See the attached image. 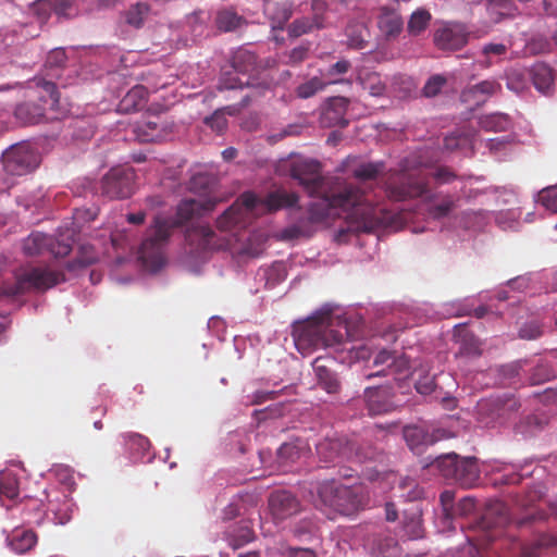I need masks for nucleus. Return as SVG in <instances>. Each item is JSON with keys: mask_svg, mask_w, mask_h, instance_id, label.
<instances>
[{"mask_svg": "<svg viewBox=\"0 0 557 557\" xmlns=\"http://www.w3.org/2000/svg\"><path fill=\"white\" fill-rule=\"evenodd\" d=\"M404 530L409 539H419L422 536V524L418 513H413L404 522Z\"/></svg>", "mask_w": 557, "mask_h": 557, "instance_id": "53", "label": "nucleus"}, {"mask_svg": "<svg viewBox=\"0 0 557 557\" xmlns=\"http://www.w3.org/2000/svg\"><path fill=\"white\" fill-rule=\"evenodd\" d=\"M433 466L445 479L462 487H472L480 479L481 470L475 457L460 458L457 454L450 453L437 457Z\"/></svg>", "mask_w": 557, "mask_h": 557, "instance_id": "7", "label": "nucleus"}, {"mask_svg": "<svg viewBox=\"0 0 557 557\" xmlns=\"http://www.w3.org/2000/svg\"><path fill=\"white\" fill-rule=\"evenodd\" d=\"M317 454L321 461L334 465H339L345 460L362 462L372 458L356 449L355 444L344 436L325 437L317 444Z\"/></svg>", "mask_w": 557, "mask_h": 557, "instance_id": "13", "label": "nucleus"}, {"mask_svg": "<svg viewBox=\"0 0 557 557\" xmlns=\"http://www.w3.org/2000/svg\"><path fill=\"white\" fill-rule=\"evenodd\" d=\"M37 543V535L30 530H16L9 540L11 548L18 554L30 550Z\"/></svg>", "mask_w": 557, "mask_h": 557, "instance_id": "32", "label": "nucleus"}, {"mask_svg": "<svg viewBox=\"0 0 557 557\" xmlns=\"http://www.w3.org/2000/svg\"><path fill=\"white\" fill-rule=\"evenodd\" d=\"M244 21V17L232 9L220 10L215 16V25L221 32L235 30Z\"/></svg>", "mask_w": 557, "mask_h": 557, "instance_id": "37", "label": "nucleus"}, {"mask_svg": "<svg viewBox=\"0 0 557 557\" xmlns=\"http://www.w3.org/2000/svg\"><path fill=\"white\" fill-rule=\"evenodd\" d=\"M446 84V78L443 75H433L428 79L423 87V95L425 97H435Z\"/></svg>", "mask_w": 557, "mask_h": 557, "instance_id": "51", "label": "nucleus"}, {"mask_svg": "<svg viewBox=\"0 0 557 557\" xmlns=\"http://www.w3.org/2000/svg\"><path fill=\"white\" fill-rule=\"evenodd\" d=\"M431 20L429 11L420 9L414 11L408 22V32L410 35L418 36L428 27Z\"/></svg>", "mask_w": 557, "mask_h": 557, "instance_id": "45", "label": "nucleus"}, {"mask_svg": "<svg viewBox=\"0 0 557 557\" xmlns=\"http://www.w3.org/2000/svg\"><path fill=\"white\" fill-rule=\"evenodd\" d=\"M256 55L245 49L237 50L228 66L224 67L220 79L219 90H235L246 88L242 97V107H248L267 92L272 90V82L265 77H256L251 73L256 69Z\"/></svg>", "mask_w": 557, "mask_h": 557, "instance_id": "2", "label": "nucleus"}, {"mask_svg": "<svg viewBox=\"0 0 557 557\" xmlns=\"http://www.w3.org/2000/svg\"><path fill=\"white\" fill-rule=\"evenodd\" d=\"M269 509L274 520H286L300 511L298 498L288 491H274L269 496Z\"/></svg>", "mask_w": 557, "mask_h": 557, "instance_id": "17", "label": "nucleus"}, {"mask_svg": "<svg viewBox=\"0 0 557 557\" xmlns=\"http://www.w3.org/2000/svg\"><path fill=\"white\" fill-rule=\"evenodd\" d=\"M135 134L141 143H154L164 138L163 127L157 121H145L135 127Z\"/></svg>", "mask_w": 557, "mask_h": 557, "instance_id": "30", "label": "nucleus"}, {"mask_svg": "<svg viewBox=\"0 0 557 557\" xmlns=\"http://www.w3.org/2000/svg\"><path fill=\"white\" fill-rule=\"evenodd\" d=\"M334 319L331 309L317 312L294 327L293 336L298 351L306 356L320 348H329L344 342L347 333L333 330Z\"/></svg>", "mask_w": 557, "mask_h": 557, "instance_id": "4", "label": "nucleus"}, {"mask_svg": "<svg viewBox=\"0 0 557 557\" xmlns=\"http://www.w3.org/2000/svg\"><path fill=\"white\" fill-rule=\"evenodd\" d=\"M40 161L38 150L26 141L12 145L2 153L3 170L11 176H23L34 172Z\"/></svg>", "mask_w": 557, "mask_h": 557, "instance_id": "12", "label": "nucleus"}, {"mask_svg": "<svg viewBox=\"0 0 557 557\" xmlns=\"http://www.w3.org/2000/svg\"><path fill=\"white\" fill-rule=\"evenodd\" d=\"M135 171L129 166L112 168L101 181L102 195L110 199H125L135 189Z\"/></svg>", "mask_w": 557, "mask_h": 557, "instance_id": "15", "label": "nucleus"}, {"mask_svg": "<svg viewBox=\"0 0 557 557\" xmlns=\"http://www.w3.org/2000/svg\"><path fill=\"white\" fill-rule=\"evenodd\" d=\"M342 83H349V81L331 79V81L325 82L322 78L314 76V77H311L310 79L306 81L305 83L300 84L296 88V95L298 98L308 99V98L314 96L318 91L323 90L327 85L342 84Z\"/></svg>", "mask_w": 557, "mask_h": 557, "instance_id": "29", "label": "nucleus"}, {"mask_svg": "<svg viewBox=\"0 0 557 557\" xmlns=\"http://www.w3.org/2000/svg\"><path fill=\"white\" fill-rule=\"evenodd\" d=\"M317 200L311 202L308 209L306 222L317 224L324 222L334 215V210L355 209L363 220V230L371 232L379 227H392L396 225L399 215L382 206L364 205V195L352 184L336 180V185L327 189L324 195H310Z\"/></svg>", "mask_w": 557, "mask_h": 557, "instance_id": "1", "label": "nucleus"}, {"mask_svg": "<svg viewBox=\"0 0 557 557\" xmlns=\"http://www.w3.org/2000/svg\"><path fill=\"white\" fill-rule=\"evenodd\" d=\"M502 89L500 84L495 79L482 81L462 92V98L468 101L476 98V102L485 101V98L495 95Z\"/></svg>", "mask_w": 557, "mask_h": 557, "instance_id": "27", "label": "nucleus"}, {"mask_svg": "<svg viewBox=\"0 0 557 557\" xmlns=\"http://www.w3.org/2000/svg\"><path fill=\"white\" fill-rule=\"evenodd\" d=\"M299 196L296 193H288L284 189H276L259 199L253 193H244L230 208H227L216 220V226L221 231H230L251 213L259 205L265 207L268 212L281 209L297 208Z\"/></svg>", "mask_w": 557, "mask_h": 557, "instance_id": "5", "label": "nucleus"}, {"mask_svg": "<svg viewBox=\"0 0 557 557\" xmlns=\"http://www.w3.org/2000/svg\"><path fill=\"white\" fill-rule=\"evenodd\" d=\"M289 175L309 195H324L327 189L336 185L337 178H327L322 175L321 163L313 159L298 158L289 164Z\"/></svg>", "mask_w": 557, "mask_h": 557, "instance_id": "8", "label": "nucleus"}, {"mask_svg": "<svg viewBox=\"0 0 557 557\" xmlns=\"http://www.w3.org/2000/svg\"><path fill=\"white\" fill-rule=\"evenodd\" d=\"M245 107H242V100L238 103L230 104L218 109L214 113L206 119V124H208L212 129L218 133H222L227 126V120L225 119V114L236 115L238 114Z\"/></svg>", "mask_w": 557, "mask_h": 557, "instance_id": "28", "label": "nucleus"}, {"mask_svg": "<svg viewBox=\"0 0 557 557\" xmlns=\"http://www.w3.org/2000/svg\"><path fill=\"white\" fill-rule=\"evenodd\" d=\"M454 499L455 493L451 491H444L440 496L443 509V517L446 520V522H449L450 520L454 519V511L456 507V505H454Z\"/></svg>", "mask_w": 557, "mask_h": 557, "instance_id": "50", "label": "nucleus"}, {"mask_svg": "<svg viewBox=\"0 0 557 557\" xmlns=\"http://www.w3.org/2000/svg\"><path fill=\"white\" fill-rule=\"evenodd\" d=\"M96 261H97V257L94 252H91L90 255L86 253V255L78 257L74 262H70L67 264V269L73 270L76 268V265L79 268H85V267H88V265L95 263Z\"/></svg>", "mask_w": 557, "mask_h": 557, "instance_id": "64", "label": "nucleus"}, {"mask_svg": "<svg viewBox=\"0 0 557 557\" xmlns=\"http://www.w3.org/2000/svg\"><path fill=\"white\" fill-rule=\"evenodd\" d=\"M394 394L389 386L367 387L364 399L369 413L372 416L391 412L396 405L393 401Z\"/></svg>", "mask_w": 557, "mask_h": 557, "instance_id": "20", "label": "nucleus"}, {"mask_svg": "<svg viewBox=\"0 0 557 557\" xmlns=\"http://www.w3.org/2000/svg\"><path fill=\"white\" fill-rule=\"evenodd\" d=\"M314 27H322L319 17H315L313 21L309 17L297 18L288 26V34L290 37H299L311 32Z\"/></svg>", "mask_w": 557, "mask_h": 557, "instance_id": "46", "label": "nucleus"}, {"mask_svg": "<svg viewBox=\"0 0 557 557\" xmlns=\"http://www.w3.org/2000/svg\"><path fill=\"white\" fill-rule=\"evenodd\" d=\"M346 35L348 37L349 47L355 49H362L366 47L368 30L363 24H349L346 28Z\"/></svg>", "mask_w": 557, "mask_h": 557, "instance_id": "44", "label": "nucleus"}, {"mask_svg": "<svg viewBox=\"0 0 557 557\" xmlns=\"http://www.w3.org/2000/svg\"><path fill=\"white\" fill-rule=\"evenodd\" d=\"M534 87L542 94H548L554 81L553 70L546 64H537L532 70Z\"/></svg>", "mask_w": 557, "mask_h": 557, "instance_id": "35", "label": "nucleus"}, {"mask_svg": "<svg viewBox=\"0 0 557 557\" xmlns=\"http://www.w3.org/2000/svg\"><path fill=\"white\" fill-rule=\"evenodd\" d=\"M216 202L215 199L211 198L206 200L184 199L177 207L176 220L157 215L149 228L148 236L141 243L140 258L147 261L150 257L158 255L176 226L211 212Z\"/></svg>", "mask_w": 557, "mask_h": 557, "instance_id": "3", "label": "nucleus"}, {"mask_svg": "<svg viewBox=\"0 0 557 557\" xmlns=\"http://www.w3.org/2000/svg\"><path fill=\"white\" fill-rule=\"evenodd\" d=\"M331 359L325 357H317L312 362L319 385L329 394H335L341 388V383L336 374L330 369Z\"/></svg>", "mask_w": 557, "mask_h": 557, "instance_id": "23", "label": "nucleus"}, {"mask_svg": "<svg viewBox=\"0 0 557 557\" xmlns=\"http://www.w3.org/2000/svg\"><path fill=\"white\" fill-rule=\"evenodd\" d=\"M543 334L542 326L537 321H530L523 324L519 330V337L522 339H536Z\"/></svg>", "mask_w": 557, "mask_h": 557, "instance_id": "52", "label": "nucleus"}, {"mask_svg": "<svg viewBox=\"0 0 557 557\" xmlns=\"http://www.w3.org/2000/svg\"><path fill=\"white\" fill-rule=\"evenodd\" d=\"M385 165L383 162L361 163L356 169H354L352 175L359 181H371L383 173Z\"/></svg>", "mask_w": 557, "mask_h": 557, "instance_id": "43", "label": "nucleus"}, {"mask_svg": "<svg viewBox=\"0 0 557 557\" xmlns=\"http://www.w3.org/2000/svg\"><path fill=\"white\" fill-rule=\"evenodd\" d=\"M37 85L41 87L48 97L40 96L44 104L28 101L15 108V117L24 125H34L42 122L46 119L47 106L51 111H57L59 107L60 94L55 84L50 81L40 79Z\"/></svg>", "mask_w": 557, "mask_h": 557, "instance_id": "11", "label": "nucleus"}, {"mask_svg": "<svg viewBox=\"0 0 557 557\" xmlns=\"http://www.w3.org/2000/svg\"><path fill=\"white\" fill-rule=\"evenodd\" d=\"M66 62L65 52L61 49L51 51L46 60L47 67H62Z\"/></svg>", "mask_w": 557, "mask_h": 557, "instance_id": "61", "label": "nucleus"}, {"mask_svg": "<svg viewBox=\"0 0 557 557\" xmlns=\"http://www.w3.org/2000/svg\"><path fill=\"white\" fill-rule=\"evenodd\" d=\"M375 553L380 557H399L400 547L392 535L380 536L375 540Z\"/></svg>", "mask_w": 557, "mask_h": 557, "instance_id": "39", "label": "nucleus"}, {"mask_svg": "<svg viewBox=\"0 0 557 557\" xmlns=\"http://www.w3.org/2000/svg\"><path fill=\"white\" fill-rule=\"evenodd\" d=\"M73 243V233L63 239H57L52 236L34 232L24 239L23 251L29 257L42 255L45 251H49L57 258L65 257L71 252Z\"/></svg>", "mask_w": 557, "mask_h": 557, "instance_id": "14", "label": "nucleus"}, {"mask_svg": "<svg viewBox=\"0 0 557 557\" xmlns=\"http://www.w3.org/2000/svg\"><path fill=\"white\" fill-rule=\"evenodd\" d=\"M351 67V64L348 60L342 59L337 61L336 63L332 64L326 73L325 77L331 79H338L336 76L346 74Z\"/></svg>", "mask_w": 557, "mask_h": 557, "instance_id": "58", "label": "nucleus"}, {"mask_svg": "<svg viewBox=\"0 0 557 557\" xmlns=\"http://www.w3.org/2000/svg\"><path fill=\"white\" fill-rule=\"evenodd\" d=\"M455 208V201L450 197H446L441 203L433 205L429 209V214L433 219H442L447 216Z\"/></svg>", "mask_w": 557, "mask_h": 557, "instance_id": "49", "label": "nucleus"}, {"mask_svg": "<svg viewBox=\"0 0 557 557\" xmlns=\"http://www.w3.org/2000/svg\"><path fill=\"white\" fill-rule=\"evenodd\" d=\"M507 87L516 92H520L525 88V79L522 73L513 71L507 76Z\"/></svg>", "mask_w": 557, "mask_h": 557, "instance_id": "59", "label": "nucleus"}, {"mask_svg": "<svg viewBox=\"0 0 557 557\" xmlns=\"http://www.w3.org/2000/svg\"><path fill=\"white\" fill-rule=\"evenodd\" d=\"M508 48L506 45L500 42H490L483 46L482 53L487 58L486 65L492 64L491 57H502L507 52Z\"/></svg>", "mask_w": 557, "mask_h": 557, "instance_id": "56", "label": "nucleus"}, {"mask_svg": "<svg viewBox=\"0 0 557 557\" xmlns=\"http://www.w3.org/2000/svg\"><path fill=\"white\" fill-rule=\"evenodd\" d=\"M15 283L10 287L13 295H23L29 292H45L65 281L62 272L48 268H27L16 274Z\"/></svg>", "mask_w": 557, "mask_h": 557, "instance_id": "10", "label": "nucleus"}, {"mask_svg": "<svg viewBox=\"0 0 557 557\" xmlns=\"http://www.w3.org/2000/svg\"><path fill=\"white\" fill-rule=\"evenodd\" d=\"M123 438L132 451L138 455H145L150 448V441L138 433H125Z\"/></svg>", "mask_w": 557, "mask_h": 557, "instance_id": "47", "label": "nucleus"}, {"mask_svg": "<svg viewBox=\"0 0 557 557\" xmlns=\"http://www.w3.org/2000/svg\"><path fill=\"white\" fill-rule=\"evenodd\" d=\"M539 201L549 211L557 212V186L542 189L539 194Z\"/></svg>", "mask_w": 557, "mask_h": 557, "instance_id": "48", "label": "nucleus"}, {"mask_svg": "<svg viewBox=\"0 0 557 557\" xmlns=\"http://www.w3.org/2000/svg\"><path fill=\"white\" fill-rule=\"evenodd\" d=\"M481 128L487 132H506L512 126L511 117L506 113H491L480 117Z\"/></svg>", "mask_w": 557, "mask_h": 557, "instance_id": "31", "label": "nucleus"}, {"mask_svg": "<svg viewBox=\"0 0 557 557\" xmlns=\"http://www.w3.org/2000/svg\"><path fill=\"white\" fill-rule=\"evenodd\" d=\"M188 236L189 238H197L198 246L202 249H219L222 247V244L216 240V234L209 225H197Z\"/></svg>", "mask_w": 557, "mask_h": 557, "instance_id": "33", "label": "nucleus"}, {"mask_svg": "<svg viewBox=\"0 0 557 557\" xmlns=\"http://www.w3.org/2000/svg\"><path fill=\"white\" fill-rule=\"evenodd\" d=\"M318 497L321 507L331 513L351 516L367 505L366 488L361 484L345 485L336 480L319 484Z\"/></svg>", "mask_w": 557, "mask_h": 557, "instance_id": "6", "label": "nucleus"}, {"mask_svg": "<svg viewBox=\"0 0 557 557\" xmlns=\"http://www.w3.org/2000/svg\"><path fill=\"white\" fill-rule=\"evenodd\" d=\"M475 508H476L475 499L473 497L466 496L457 503V505L455 507V511H454V518L457 516L458 517H467L470 513H472L475 510Z\"/></svg>", "mask_w": 557, "mask_h": 557, "instance_id": "55", "label": "nucleus"}, {"mask_svg": "<svg viewBox=\"0 0 557 557\" xmlns=\"http://www.w3.org/2000/svg\"><path fill=\"white\" fill-rule=\"evenodd\" d=\"M150 13V7L147 3L138 2L131 7L125 13V21L128 25L140 28Z\"/></svg>", "mask_w": 557, "mask_h": 557, "instance_id": "40", "label": "nucleus"}, {"mask_svg": "<svg viewBox=\"0 0 557 557\" xmlns=\"http://www.w3.org/2000/svg\"><path fill=\"white\" fill-rule=\"evenodd\" d=\"M409 370L410 366L408 358L405 355L396 356L394 354L392 361L388 363V371L379 370L374 373L367 374L366 377L370 380L375 376H386L389 374H394L396 376H407L409 374Z\"/></svg>", "mask_w": 557, "mask_h": 557, "instance_id": "34", "label": "nucleus"}, {"mask_svg": "<svg viewBox=\"0 0 557 557\" xmlns=\"http://www.w3.org/2000/svg\"><path fill=\"white\" fill-rule=\"evenodd\" d=\"M293 2L289 0H263V13L271 22L273 29L282 30L293 14Z\"/></svg>", "mask_w": 557, "mask_h": 557, "instance_id": "22", "label": "nucleus"}, {"mask_svg": "<svg viewBox=\"0 0 557 557\" xmlns=\"http://www.w3.org/2000/svg\"><path fill=\"white\" fill-rule=\"evenodd\" d=\"M454 337L456 343L459 344L457 355L467 357H479L482 354V343L480 339L470 332L465 324L455 327Z\"/></svg>", "mask_w": 557, "mask_h": 557, "instance_id": "24", "label": "nucleus"}, {"mask_svg": "<svg viewBox=\"0 0 557 557\" xmlns=\"http://www.w3.org/2000/svg\"><path fill=\"white\" fill-rule=\"evenodd\" d=\"M487 11L495 22H499L504 17L515 16L518 8L512 0H488Z\"/></svg>", "mask_w": 557, "mask_h": 557, "instance_id": "36", "label": "nucleus"}, {"mask_svg": "<svg viewBox=\"0 0 557 557\" xmlns=\"http://www.w3.org/2000/svg\"><path fill=\"white\" fill-rule=\"evenodd\" d=\"M468 141L467 137L459 134H451L444 138V148L447 150H456L461 148Z\"/></svg>", "mask_w": 557, "mask_h": 557, "instance_id": "62", "label": "nucleus"}, {"mask_svg": "<svg viewBox=\"0 0 557 557\" xmlns=\"http://www.w3.org/2000/svg\"><path fill=\"white\" fill-rule=\"evenodd\" d=\"M52 9L59 16H73L76 11L75 0H52Z\"/></svg>", "mask_w": 557, "mask_h": 557, "instance_id": "54", "label": "nucleus"}, {"mask_svg": "<svg viewBox=\"0 0 557 557\" xmlns=\"http://www.w3.org/2000/svg\"><path fill=\"white\" fill-rule=\"evenodd\" d=\"M309 46L300 45L287 53V60L285 61L288 65H296L301 63L308 58Z\"/></svg>", "mask_w": 557, "mask_h": 557, "instance_id": "57", "label": "nucleus"}, {"mask_svg": "<svg viewBox=\"0 0 557 557\" xmlns=\"http://www.w3.org/2000/svg\"><path fill=\"white\" fill-rule=\"evenodd\" d=\"M252 539H253L252 532L249 529H243V530H240L239 535H233L230 539V546L233 549H238L242 546H244L245 544L251 542Z\"/></svg>", "mask_w": 557, "mask_h": 557, "instance_id": "60", "label": "nucleus"}, {"mask_svg": "<svg viewBox=\"0 0 557 557\" xmlns=\"http://www.w3.org/2000/svg\"><path fill=\"white\" fill-rule=\"evenodd\" d=\"M377 27L386 40H393L403 32L404 21L398 12L383 9L379 15Z\"/></svg>", "mask_w": 557, "mask_h": 557, "instance_id": "25", "label": "nucleus"}, {"mask_svg": "<svg viewBox=\"0 0 557 557\" xmlns=\"http://www.w3.org/2000/svg\"><path fill=\"white\" fill-rule=\"evenodd\" d=\"M148 92L143 85L134 86L120 101L117 111L127 114L141 110L147 103Z\"/></svg>", "mask_w": 557, "mask_h": 557, "instance_id": "26", "label": "nucleus"}, {"mask_svg": "<svg viewBox=\"0 0 557 557\" xmlns=\"http://www.w3.org/2000/svg\"><path fill=\"white\" fill-rule=\"evenodd\" d=\"M385 193L394 201H405L419 197H425L428 201L435 195L430 193L429 181L420 173L401 172L397 176L389 177L385 182Z\"/></svg>", "mask_w": 557, "mask_h": 557, "instance_id": "9", "label": "nucleus"}, {"mask_svg": "<svg viewBox=\"0 0 557 557\" xmlns=\"http://www.w3.org/2000/svg\"><path fill=\"white\" fill-rule=\"evenodd\" d=\"M404 437L409 448L413 451H419L422 446L431 443L428 433L422 428L416 425L406 426L404 429Z\"/></svg>", "mask_w": 557, "mask_h": 557, "instance_id": "38", "label": "nucleus"}, {"mask_svg": "<svg viewBox=\"0 0 557 557\" xmlns=\"http://www.w3.org/2000/svg\"><path fill=\"white\" fill-rule=\"evenodd\" d=\"M18 479L11 472L0 474V498L15 499L18 496Z\"/></svg>", "mask_w": 557, "mask_h": 557, "instance_id": "41", "label": "nucleus"}, {"mask_svg": "<svg viewBox=\"0 0 557 557\" xmlns=\"http://www.w3.org/2000/svg\"><path fill=\"white\" fill-rule=\"evenodd\" d=\"M433 177L438 182V184H447L456 178V174L446 166H440L433 173Z\"/></svg>", "mask_w": 557, "mask_h": 557, "instance_id": "63", "label": "nucleus"}, {"mask_svg": "<svg viewBox=\"0 0 557 557\" xmlns=\"http://www.w3.org/2000/svg\"><path fill=\"white\" fill-rule=\"evenodd\" d=\"M349 100L345 97H331L322 107L320 114V124L323 127H335L342 128L348 125V120L345 117Z\"/></svg>", "mask_w": 557, "mask_h": 557, "instance_id": "18", "label": "nucleus"}, {"mask_svg": "<svg viewBox=\"0 0 557 557\" xmlns=\"http://www.w3.org/2000/svg\"><path fill=\"white\" fill-rule=\"evenodd\" d=\"M433 41L441 50H459L468 41V32L462 24L446 23L434 32Z\"/></svg>", "mask_w": 557, "mask_h": 557, "instance_id": "16", "label": "nucleus"}, {"mask_svg": "<svg viewBox=\"0 0 557 557\" xmlns=\"http://www.w3.org/2000/svg\"><path fill=\"white\" fill-rule=\"evenodd\" d=\"M509 521L508 508L505 503L494 500L486 505L484 512L476 522L478 529L490 531L505 527Z\"/></svg>", "mask_w": 557, "mask_h": 557, "instance_id": "21", "label": "nucleus"}, {"mask_svg": "<svg viewBox=\"0 0 557 557\" xmlns=\"http://www.w3.org/2000/svg\"><path fill=\"white\" fill-rule=\"evenodd\" d=\"M47 497V515L53 516V521L57 524L67 523L74 512V503L69 494L52 490L46 493Z\"/></svg>", "mask_w": 557, "mask_h": 557, "instance_id": "19", "label": "nucleus"}, {"mask_svg": "<svg viewBox=\"0 0 557 557\" xmlns=\"http://www.w3.org/2000/svg\"><path fill=\"white\" fill-rule=\"evenodd\" d=\"M357 82L372 96H380L384 91V85L376 73L359 71Z\"/></svg>", "mask_w": 557, "mask_h": 557, "instance_id": "42", "label": "nucleus"}]
</instances>
